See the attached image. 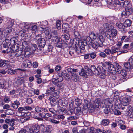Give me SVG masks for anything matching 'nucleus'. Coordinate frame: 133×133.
I'll return each instance as SVG.
<instances>
[{
    "instance_id": "nucleus-39",
    "label": "nucleus",
    "mask_w": 133,
    "mask_h": 133,
    "mask_svg": "<svg viewBox=\"0 0 133 133\" xmlns=\"http://www.w3.org/2000/svg\"><path fill=\"white\" fill-rule=\"evenodd\" d=\"M120 49L117 47L113 46L111 48V53L113 54L120 51Z\"/></svg>"
},
{
    "instance_id": "nucleus-51",
    "label": "nucleus",
    "mask_w": 133,
    "mask_h": 133,
    "mask_svg": "<svg viewBox=\"0 0 133 133\" xmlns=\"http://www.w3.org/2000/svg\"><path fill=\"white\" fill-rule=\"evenodd\" d=\"M104 52L108 55H110L111 53V49L109 48H107L104 50Z\"/></svg>"
},
{
    "instance_id": "nucleus-32",
    "label": "nucleus",
    "mask_w": 133,
    "mask_h": 133,
    "mask_svg": "<svg viewBox=\"0 0 133 133\" xmlns=\"http://www.w3.org/2000/svg\"><path fill=\"white\" fill-rule=\"evenodd\" d=\"M58 36V34L57 30H56L52 31L51 32V34L50 35V36L51 37V38H52V39Z\"/></svg>"
},
{
    "instance_id": "nucleus-54",
    "label": "nucleus",
    "mask_w": 133,
    "mask_h": 133,
    "mask_svg": "<svg viewBox=\"0 0 133 133\" xmlns=\"http://www.w3.org/2000/svg\"><path fill=\"white\" fill-rule=\"evenodd\" d=\"M49 120L52 123L54 124H57L59 123V121H58L54 119H52L51 118L49 119Z\"/></svg>"
},
{
    "instance_id": "nucleus-8",
    "label": "nucleus",
    "mask_w": 133,
    "mask_h": 133,
    "mask_svg": "<svg viewBox=\"0 0 133 133\" xmlns=\"http://www.w3.org/2000/svg\"><path fill=\"white\" fill-rule=\"evenodd\" d=\"M15 120L14 119H6L5 120V123L8 124L10 126L9 128L10 130L13 131L15 129Z\"/></svg>"
},
{
    "instance_id": "nucleus-47",
    "label": "nucleus",
    "mask_w": 133,
    "mask_h": 133,
    "mask_svg": "<svg viewBox=\"0 0 133 133\" xmlns=\"http://www.w3.org/2000/svg\"><path fill=\"white\" fill-rule=\"evenodd\" d=\"M52 130V128L51 126L50 125H48L46 127L45 132H49L50 133V132H51Z\"/></svg>"
},
{
    "instance_id": "nucleus-6",
    "label": "nucleus",
    "mask_w": 133,
    "mask_h": 133,
    "mask_svg": "<svg viewBox=\"0 0 133 133\" xmlns=\"http://www.w3.org/2000/svg\"><path fill=\"white\" fill-rule=\"evenodd\" d=\"M117 34V31L116 30L113 29L111 32H109L106 37L108 39H109L112 42V44L114 43L113 39L115 38Z\"/></svg>"
},
{
    "instance_id": "nucleus-11",
    "label": "nucleus",
    "mask_w": 133,
    "mask_h": 133,
    "mask_svg": "<svg viewBox=\"0 0 133 133\" xmlns=\"http://www.w3.org/2000/svg\"><path fill=\"white\" fill-rule=\"evenodd\" d=\"M15 82L14 83V84L16 87H17L23 83L25 84V80L22 77H18L15 79Z\"/></svg>"
},
{
    "instance_id": "nucleus-57",
    "label": "nucleus",
    "mask_w": 133,
    "mask_h": 133,
    "mask_svg": "<svg viewBox=\"0 0 133 133\" xmlns=\"http://www.w3.org/2000/svg\"><path fill=\"white\" fill-rule=\"evenodd\" d=\"M86 72H87V74L88 75H92V74H93V71L90 68V69H89L87 70L86 71Z\"/></svg>"
},
{
    "instance_id": "nucleus-55",
    "label": "nucleus",
    "mask_w": 133,
    "mask_h": 133,
    "mask_svg": "<svg viewBox=\"0 0 133 133\" xmlns=\"http://www.w3.org/2000/svg\"><path fill=\"white\" fill-rule=\"evenodd\" d=\"M129 62L131 64L132 68L133 69V56H132L128 59Z\"/></svg>"
},
{
    "instance_id": "nucleus-63",
    "label": "nucleus",
    "mask_w": 133,
    "mask_h": 133,
    "mask_svg": "<svg viewBox=\"0 0 133 133\" xmlns=\"http://www.w3.org/2000/svg\"><path fill=\"white\" fill-rule=\"evenodd\" d=\"M114 111V113L115 115H121V112L118 110H117L116 109H113Z\"/></svg>"
},
{
    "instance_id": "nucleus-34",
    "label": "nucleus",
    "mask_w": 133,
    "mask_h": 133,
    "mask_svg": "<svg viewBox=\"0 0 133 133\" xmlns=\"http://www.w3.org/2000/svg\"><path fill=\"white\" fill-rule=\"evenodd\" d=\"M30 27L33 33H34L35 34L36 33V31H37V25L34 24H31Z\"/></svg>"
},
{
    "instance_id": "nucleus-50",
    "label": "nucleus",
    "mask_w": 133,
    "mask_h": 133,
    "mask_svg": "<svg viewBox=\"0 0 133 133\" xmlns=\"http://www.w3.org/2000/svg\"><path fill=\"white\" fill-rule=\"evenodd\" d=\"M68 24L66 23H63L62 25V29L65 32L66 31L67 28H68Z\"/></svg>"
},
{
    "instance_id": "nucleus-22",
    "label": "nucleus",
    "mask_w": 133,
    "mask_h": 133,
    "mask_svg": "<svg viewBox=\"0 0 133 133\" xmlns=\"http://www.w3.org/2000/svg\"><path fill=\"white\" fill-rule=\"evenodd\" d=\"M38 42L39 44L38 46L41 48H43L46 44L45 41L43 38L39 40L38 41Z\"/></svg>"
},
{
    "instance_id": "nucleus-9",
    "label": "nucleus",
    "mask_w": 133,
    "mask_h": 133,
    "mask_svg": "<svg viewBox=\"0 0 133 133\" xmlns=\"http://www.w3.org/2000/svg\"><path fill=\"white\" fill-rule=\"evenodd\" d=\"M78 43H78H77L75 44V50L76 52L78 54L83 52L85 49L84 45H82V43L81 44V46H80V44H79Z\"/></svg>"
},
{
    "instance_id": "nucleus-36",
    "label": "nucleus",
    "mask_w": 133,
    "mask_h": 133,
    "mask_svg": "<svg viewBox=\"0 0 133 133\" xmlns=\"http://www.w3.org/2000/svg\"><path fill=\"white\" fill-rule=\"evenodd\" d=\"M62 76L66 79H69V75L68 74L66 71L64 70L61 73Z\"/></svg>"
},
{
    "instance_id": "nucleus-62",
    "label": "nucleus",
    "mask_w": 133,
    "mask_h": 133,
    "mask_svg": "<svg viewBox=\"0 0 133 133\" xmlns=\"http://www.w3.org/2000/svg\"><path fill=\"white\" fill-rule=\"evenodd\" d=\"M89 55L90 58L92 59L95 58L96 56V53L94 52L90 53Z\"/></svg>"
},
{
    "instance_id": "nucleus-31",
    "label": "nucleus",
    "mask_w": 133,
    "mask_h": 133,
    "mask_svg": "<svg viewBox=\"0 0 133 133\" xmlns=\"http://www.w3.org/2000/svg\"><path fill=\"white\" fill-rule=\"evenodd\" d=\"M116 26L119 30H120L122 31L124 30V26L123 24L120 22H118L116 24Z\"/></svg>"
},
{
    "instance_id": "nucleus-1",
    "label": "nucleus",
    "mask_w": 133,
    "mask_h": 133,
    "mask_svg": "<svg viewBox=\"0 0 133 133\" xmlns=\"http://www.w3.org/2000/svg\"><path fill=\"white\" fill-rule=\"evenodd\" d=\"M102 66L104 67H107L108 68L106 70L104 69L105 76H109L111 73L114 74L116 72V68L114 65L111 64L109 62H106L102 64Z\"/></svg>"
},
{
    "instance_id": "nucleus-24",
    "label": "nucleus",
    "mask_w": 133,
    "mask_h": 133,
    "mask_svg": "<svg viewBox=\"0 0 133 133\" xmlns=\"http://www.w3.org/2000/svg\"><path fill=\"white\" fill-rule=\"evenodd\" d=\"M20 50H17L16 51V52L15 53V55L16 57H21L22 59L24 58V56L23 55V54H22V50H21V49H20Z\"/></svg>"
},
{
    "instance_id": "nucleus-64",
    "label": "nucleus",
    "mask_w": 133,
    "mask_h": 133,
    "mask_svg": "<svg viewBox=\"0 0 133 133\" xmlns=\"http://www.w3.org/2000/svg\"><path fill=\"white\" fill-rule=\"evenodd\" d=\"M28 132L25 129L22 128L19 132V133H28Z\"/></svg>"
},
{
    "instance_id": "nucleus-52",
    "label": "nucleus",
    "mask_w": 133,
    "mask_h": 133,
    "mask_svg": "<svg viewBox=\"0 0 133 133\" xmlns=\"http://www.w3.org/2000/svg\"><path fill=\"white\" fill-rule=\"evenodd\" d=\"M123 78H122L120 76H118L117 78L116 81L119 83L120 84L122 82L124 81L123 80Z\"/></svg>"
},
{
    "instance_id": "nucleus-38",
    "label": "nucleus",
    "mask_w": 133,
    "mask_h": 133,
    "mask_svg": "<svg viewBox=\"0 0 133 133\" xmlns=\"http://www.w3.org/2000/svg\"><path fill=\"white\" fill-rule=\"evenodd\" d=\"M63 80V78L62 77L60 78V79H53L52 80V82L53 83L56 85L58 84V83L59 82H61Z\"/></svg>"
},
{
    "instance_id": "nucleus-2",
    "label": "nucleus",
    "mask_w": 133,
    "mask_h": 133,
    "mask_svg": "<svg viewBox=\"0 0 133 133\" xmlns=\"http://www.w3.org/2000/svg\"><path fill=\"white\" fill-rule=\"evenodd\" d=\"M111 99L110 98H108L103 101V102L105 105L104 106L105 107L104 112L105 114H108L110 112L111 114L114 113L113 109L112 108L113 104Z\"/></svg>"
},
{
    "instance_id": "nucleus-25",
    "label": "nucleus",
    "mask_w": 133,
    "mask_h": 133,
    "mask_svg": "<svg viewBox=\"0 0 133 133\" xmlns=\"http://www.w3.org/2000/svg\"><path fill=\"white\" fill-rule=\"evenodd\" d=\"M74 110L75 114L77 116L80 115L82 113L81 108L80 107H75Z\"/></svg>"
},
{
    "instance_id": "nucleus-26",
    "label": "nucleus",
    "mask_w": 133,
    "mask_h": 133,
    "mask_svg": "<svg viewBox=\"0 0 133 133\" xmlns=\"http://www.w3.org/2000/svg\"><path fill=\"white\" fill-rule=\"evenodd\" d=\"M39 116L44 118L51 117L52 116L51 115L48 113H43L42 112L39 114Z\"/></svg>"
},
{
    "instance_id": "nucleus-41",
    "label": "nucleus",
    "mask_w": 133,
    "mask_h": 133,
    "mask_svg": "<svg viewBox=\"0 0 133 133\" xmlns=\"http://www.w3.org/2000/svg\"><path fill=\"white\" fill-rule=\"evenodd\" d=\"M110 123V121L109 120L106 119H105L103 120L101 122V124L104 126L108 125Z\"/></svg>"
},
{
    "instance_id": "nucleus-21",
    "label": "nucleus",
    "mask_w": 133,
    "mask_h": 133,
    "mask_svg": "<svg viewBox=\"0 0 133 133\" xmlns=\"http://www.w3.org/2000/svg\"><path fill=\"white\" fill-rule=\"evenodd\" d=\"M22 70L20 69H17L15 70L9 69L7 70V72L9 74L12 75L16 74L18 72V70Z\"/></svg>"
},
{
    "instance_id": "nucleus-18",
    "label": "nucleus",
    "mask_w": 133,
    "mask_h": 133,
    "mask_svg": "<svg viewBox=\"0 0 133 133\" xmlns=\"http://www.w3.org/2000/svg\"><path fill=\"white\" fill-rule=\"evenodd\" d=\"M7 82L4 79H2L0 80V88L6 89L7 88L6 87L7 84Z\"/></svg>"
},
{
    "instance_id": "nucleus-61",
    "label": "nucleus",
    "mask_w": 133,
    "mask_h": 133,
    "mask_svg": "<svg viewBox=\"0 0 133 133\" xmlns=\"http://www.w3.org/2000/svg\"><path fill=\"white\" fill-rule=\"evenodd\" d=\"M132 107L130 105L128 106H127L126 107V111L128 112V114L130 116V114L131 113H130L129 111L132 109Z\"/></svg>"
},
{
    "instance_id": "nucleus-56",
    "label": "nucleus",
    "mask_w": 133,
    "mask_h": 133,
    "mask_svg": "<svg viewBox=\"0 0 133 133\" xmlns=\"http://www.w3.org/2000/svg\"><path fill=\"white\" fill-rule=\"evenodd\" d=\"M81 127L80 126H78L74 127L72 130L73 133H78V130Z\"/></svg>"
},
{
    "instance_id": "nucleus-27",
    "label": "nucleus",
    "mask_w": 133,
    "mask_h": 133,
    "mask_svg": "<svg viewBox=\"0 0 133 133\" xmlns=\"http://www.w3.org/2000/svg\"><path fill=\"white\" fill-rule=\"evenodd\" d=\"M120 71L121 75L122 76V78L125 80H127L128 78L127 77V72L125 71V70L124 69H123L122 70H121Z\"/></svg>"
},
{
    "instance_id": "nucleus-19",
    "label": "nucleus",
    "mask_w": 133,
    "mask_h": 133,
    "mask_svg": "<svg viewBox=\"0 0 133 133\" xmlns=\"http://www.w3.org/2000/svg\"><path fill=\"white\" fill-rule=\"evenodd\" d=\"M72 31L74 33V36L76 38H79L80 36V34L78 31L77 28L76 27H75L72 28Z\"/></svg>"
},
{
    "instance_id": "nucleus-20",
    "label": "nucleus",
    "mask_w": 133,
    "mask_h": 133,
    "mask_svg": "<svg viewBox=\"0 0 133 133\" xmlns=\"http://www.w3.org/2000/svg\"><path fill=\"white\" fill-rule=\"evenodd\" d=\"M35 111L37 112H40L44 111V112H48V110L46 108H43L39 106L36 107L35 109Z\"/></svg>"
},
{
    "instance_id": "nucleus-59",
    "label": "nucleus",
    "mask_w": 133,
    "mask_h": 133,
    "mask_svg": "<svg viewBox=\"0 0 133 133\" xmlns=\"http://www.w3.org/2000/svg\"><path fill=\"white\" fill-rule=\"evenodd\" d=\"M4 102L6 103H8L11 101L10 98L8 96L5 97L4 98Z\"/></svg>"
},
{
    "instance_id": "nucleus-13",
    "label": "nucleus",
    "mask_w": 133,
    "mask_h": 133,
    "mask_svg": "<svg viewBox=\"0 0 133 133\" xmlns=\"http://www.w3.org/2000/svg\"><path fill=\"white\" fill-rule=\"evenodd\" d=\"M49 99L50 101V103L51 106H54L57 104L58 99L56 97L50 96Z\"/></svg>"
},
{
    "instance_id": "nucleus-58",
    "label": "nucleus",
    "mask_w": 133,
    "mask_h": 133,
    "mask_svg": "<svg viewBox=\"0 0 133 133\" xmlns=\"http://www.w3.org/2000/svg\"><path fill=\"white\" fill-rule=\"evenodd\" d=\"M128 13L126 11L123 12L121 13V16L123 18H127L128 17Z\"/></svg>"
},
{
    "instance_id": "nucleus-43",
    "label": "nucleus",
    "mask_w": 133,
    "mask_h": 133,
    "mask_svg": "<svg viewBox=\"0 0 133 133\" xmlns=\"http://www.w3.org/2000/svg\"><path fill=\"white\" fill-rule=\"evenodd\" d=\"M115 67L116 68V71L119 72L121 70V67L118 63H115Z\"/></svg>"
},
{
    "instance_id": "nucleus-4",
    "label": "nucleus",
    "mask_w": 133,
    "mask_h": 133,
    "mask_svg": "<svg viewBox=\"0 0 133 133\" xmlns=\"http://www.w3.org/2000/svg\"><path fill=\"white\" fill-rule=\"evenodd\" d=\"M89 36L92 41L95 40L96 42H98L99 41H104L105 37L100 34H95L91 32Z\"/></svg>"
},
{
    "instance_id": "nucleus-35",
    "label": "nucleus",
    "mask_w": 133,
    "mask_h": 133,
    "mask_svg": "<svg viewBox=\"0 0 133 133\" xmlns=\"http://www.w3.org/2000/svg\"><path fill=\"white\" fill-rule=\"evenodd\" d=\"M71 75V78L72 80L75 82H77L78 81V75L75 73H73Z\"/></svg>"
},
{
    "instance_id": "nucleus-46",
    "label": "nucleus",
    "mask_w": 133,
    "mask_h": 133,
    "mask_svg": "<svg viewBox=\"0 0 133 133\" xmlns=\"http://www.w3.org/2000/svg\"><path fill=\"white\" fill-rule=\"evenodd\" d=\"M37 48V45L36 44H34L31 45L30 48L32 50V52H34L36 50Z\"/></svg>"
},
{
    "instance_id": "nucleus-3",
    "label": "nucleus",
    "mask_w": 133,
    "mask_h": 133,
    "mask_svg": "<svg viewBox=\"0 0 133 133\" xmlns=\"http://www.w3.org/2000/svg\"><path fill=\"white\" fill-rule=\"evenodd\" d=\"M90 69H91L93 71V74L96 75H98L101 74L103 76H105L104 69L101 66L98 65L96 66L94 65H91L90 66Z\"/></svg>"
},
{
    "instance_id": "nucleus-48",
    "label": "nucleus",
    "mask_w": 133,
    "mask_h": 133,
    "mask_svg": "<svg viewBox=\"0 0 133 133\" xmlns=\"http://www.w3.org/2000/svg\"><path fill=\"white\" fill-rule=\"evenodd\" d=\"M28 47V44L27 42L26 41H24L22 42V48L24 49H26Z\"/></svg>"
},
{
    "instance_id": "nucleus-45",
    "label": "nucleus",
    "mask_w": 133,
    "mask_h": 133,
    "mask_svg": "<svg viewBox=\"0 0 133 133\" xmlns=\"http://www.w3.org/2000/svg\"><path fill=\"white\" fill-rule=\"evenodd\" d=\"M115 19V18L114 17H110L108 18L107 20L108 21L107 22L111 24L112 23V21Z\"/></svg>"
},
{
    "instance_id": "nucleus-12",
    "label": "nucleus",
    "mask_w": 133,
    "mask_h": 133,
    "mask_svg": "<svg viewBox=\"0 0 133 133\" xmlns=\"http://www.w3.org/2000/svg\"><path fill=\"white\" fill-rule=\"evenodd\" d=\"M39 130L40 127L37 124H35L32 126L31 129H29V131L30 133H38L39 131Z\"/></svg>"
},
{
    "instance_id": "nucleus-44",
    "label": "nucleus",
    "mask_w": 133,
    "mask_h": 133,
    "mask_svg": "<svg viewBox=\"0 0 133 133\" xmlns=\"http://www.w3.org/2000/svg\"><path fill=\"white\" fill-rule=\"evenodd\" d=\"M111 25L110 24H109L108 23H105L103 25V26L105 29L107 30H109L110 28H111Z\"/></svg>"
},
{
    "instance_id": "nucleus-5",
    "label": "nucleus",
    "mask_w": 133,
    "mask_h": 133,
    "mask_svg": "<svg viewBox=\"0 0 133 133\" xmlns=\"http://www.w3.org/2000/svg\"><path fill=\"white\" fill-rule=\"evenodd\" d=\"M15 38H12L11 39H8L6 38L5 41L4 42L3 46L5 48H9L13 47L14 44L17 42V40H14Z\"/></svg>"
},
{
    "instance_id": "nucleus-30",
    "label": "nucleus",
    "mask_w": 133,
    "mask_h": 133,
    "mask_svg": "<svg viewBox=\"0 0 133 133\" xmlns=\"http://www.w3.org/2000/svg\"><path fill=\"white\" fill-rule=\"evenodd\" d=\"M88 102L87 101H85L84 102L83 104V107L84 109L85 110H91V105L90 104H88Z\"/></svg>"
},
{
    "instance_id": "nucleus-37",
    "label": "nucleus",
    "mask_w": 133,
    "mask_h": 133,
    "mask_svg": "<svg viewBox=\"0 0 133 133\" xmlns=\"http://www.w3.org/2000/svg\"><path fill=\"white\" fill-rule=\"evenodd\" d=\"M124 68L130 71L131 68V64L129 62H126L124 63Z\"/></svg>"
},
{
    "instance_id": "nucleus-15",
    "label": "nucleus",
    "mask_w": 133,
    "mask_h": 133,
    "mask_svg": "<svg viewBox=\"0 0 133 133\" xmlns=\"http://www.w3.org/2000/svg\"><path fill=\"white\" fill-rule=\"evenodd\" d=\"M131 101V98L130 97L128 96L124 98L122 101L121 103L123 106H126L129 104Z\"/></svg>"
},
{
    "instance_id": "nucleus-7",
    "label": "nucleus",
    "mask_w": 133,
    "mask_h": 133,
    "mask_svg": "<svg viewBox=\"0 0 133 133\" xmlns=\"http://www.w3.org/2000/svg\"><path fill=\"white\" fill-rule=\"evenodd\" d=\"M101 105L100 99L99 98L96 99L91 105V109L92 111H93L96 110H97Z\"/></svg>"
},
{
    "instance_id": "nucleus-60",
    "label": "nucleus",
    "mask_w": 133,
    "mask_h": 133,
    "mask_svg": "<svg viewBox=\"0 0 133 133\" xmlns=\"http://www.w3.org/2000/svg\"><path fill=\"white\" fill-rule=\"evenodd\" d=\"M122 104H118L117 105V107L119 109H121L122 110H124L125 109H126V108L124 106H123V105L122 106Z\"/></svg>"
},
{
    "instance_id": "nucleus-33",
    "label": "nucleus",
    "mask_w": 133,
    "mask_h": 133,
    "mask_svg": "<svg viewBox=\"0 0 133 133\" xmlns=\"http://www.w3.org/2000/svg\"><path fill=\"white\" fill-rule=\"evenodd\" d=\"M87 72L84 69H82L80 72L79 73V75L82 76L84 78H86L87 77Z\"/></svg>"
},
{
    "instance_id": "nucleus-29",
    "label": "nucleus",
    "mask_w": 133,
    "mask_h": 133,
    "mask_svg": "<svg viewBox=\"0 0 133 133\" xmlns=\"http://www.w3.org/2000/svg\"><path fill=\"white\" fill-rule=\"evenodd\" d=\"M24 50H25L24 51V56H25L29 55L34 53L32 52V50L30 48H27L26 49H25Z\"/></svg>"
},
{
    "instance_id": "nucleus-10",
    "label": "nucleus",
    "mask_w": 133,
    "mask_h": 133,
    "mask_svg": "<svg viewBox=\"0 0 133 133\" xmlns=\"http://www.w3.org/2000/svg\"><path fill=\"white\" fill-rule=\"evenodd\" d=\"M121 2H120L119 0H114L112 4L110 6V8L112 9L118 8L119 9L121 7Z\"/></svg>"
},
{
    "instance_id": "nucleus-17",
    "label": "nucleus",
    "mask_w": 133,
    "mask_h": 133,
    "mask_svg": "<svg viewBox=\"0 0 133 133\" xmlns=\"http://www.w3.org/2000/svg\"><path fill=\"white\" fill-rule=\"evenodd\" d=\"M125 10L128 13V15H130L133 13V8L132 5H129L125 8Z\"/></svg>"
},
{
    "instance_id": "nucleus-40",
    "label": "nucleus",
    "mask_w": 133,
    "mask_h": 133,
    "mask_svg": "<svg viewBox=\"0 0 133 133\" xmlns=\"http://www.w3.org/2000/svg\"><path fill=\"white\" fill-rule=\"evenodd\" d=\"M14 22V21L13 20L10 19L6 23L7 27L11 28L13 26Z\"/></svg>"
},
{
    "instance_id": "nucleus-14",
    "label": "nucleus",
    "mask_w": 133,
    "mask_h": 133,
    "mask_svg": "<svg viewBox=\"0 0 133 133\" xmlns=\"http://www.w3.org/2000/svg\"><path fill=\"white\" fill-rule=\"evenodd\" d=\"M96 43H94L92 44L91 46L92 48L94 49H96L98 46L102 47L103 46V43L104 42H102L101 41H99L98 42H96Z\"/></svg>"
},
{
    "instance_id": "nucleus-49",
    "label": "nucleus",
    "mask_w": 133,
    "mask_h": 133,
    "mask_svg": "<svg viewBox=\"0 0 133 133\" xmlns=\"http://www.w3.org/2000/svg\"><path fill=\"white\" fill-rule=\"evenodd\" d=\"M61 21L60 20H58L56 22V26L58 29L61 28Z\"/></svg>"
},
{
    "instance_id": "nucleus-16",
    "label": "nucleus",
    "mask_w": 133,
    "mask_h": 133,
    "mask_svg": "<svg viewBox=\"0 0 133 133\" xmlns=\"http://www.w3.org/2000/svg\"><path fill=\"white\" fill-rule=\"evenodd\" d=\"M58 112L60 114V115H58L59 120H63L65 118V116L64 115H62L64 114L66 112L65 110L63 109L59 110L58 111Z\"/></svg>"
},
{
    "instance_id": "nucleus-53",
    "label": "nucleus",
    "mask_w": 133,
    "mask_h": 133,
    "mask_svg": "<svg viewBox=\"0 0 133 133\" xmlns=\"http://www.w3.org/2000/svg\"><path fill=\"white\" fill-rule=\"evenodd\" d=\"M75 102L77 106L80 105L81 103L80 100L77 97L75 99Z\"/></svg>"
},
{
    "instance_id": "nucleus-23",
    "label": "nucleus",
    "mask_w": 133,
    "mask_h": 133,
    "mask_svg": "<svg viewBox=\"0 0 133 133\" xmlns=\"http://www.w3.org/2000/svg\"><path fill=\"white\" fill-rule=\"evenodd\" d=\"M20 103L19 101L18 100H15L14 102L12 104L11 106L15 109H17L20 105Z\"/></svg>"
},
{
    "instance_id": "nucleus-28",
    "label": "nucleus",
    "mask_w": 133,
    "mask_h": 133,
    "mask_svg": "<svg viewBox=\"0 0 133 133\" xmlns=\"http://www.w3.org/2000/svg\"><path fill=\"white\" fill-rule=\"evenodd\" d=\"M132 24V21L131 20L127 19L125 20L123 23L124 27H130Z\"/></svg>"
},
{
    "instance_id": "nucleus-42",
    "label": "nucleus",
    "mask_w": 133,
    "mask_h": 133,
    "mask_svg": "<svg viewBox=\"0 0 133 133\" xmlns=\"http://www.w3.org/2000/svg\"><path fill=\"white\" fill-rule=\"evenodd\" d=\"M69 37L70 35L69 34H64L63 35H62L61 38L62 40L64 41L69 39Z\"/></svg>"
}]
</instances>
